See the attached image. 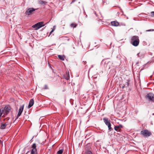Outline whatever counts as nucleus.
<instances>
[{
  "mask_svg": "<svg viewBox=\"0 0 154 154\" xmlns=\"http://www.w3.org/2000/svg\"><path fill=\"white\" fill-rule=\"evenodd\" d=\"M64 78L67 80L69 79V73L68 71L66 72L63 75Z\"/></svg>",
  "mask_w": 154,
  "mask_h": 154,
  "instance_id": "nucleus-13",
  "label": "nucleus"
},
{
  "mask_svg": "<svg viewBox=\"0 0 154 154\" xmlns=\"http://www.w3.org/2000/svg\"><path fill=\"white\" fill-rule=\"evenodd\" d=\"M36 146V145L35 143H34L31 146V148L32 149L31 150L30 154H37Z\"/></svg>",
  "mask_w": 154,
  "mask_h": 154,
  "instance_id": "nucleus-7",
  "label": "nucleus"
},
{
  "mask_svg": "<svg viewBox=\"0 0 154 154\" xmlns=\"http://www.w3.org/2000/svg\"><path fill=\"white\" fill-rule=\"evenodd\" d=\"M83 62H84V64H85H85L86 63V61H83Z\"/></svg>",
  "mask_w": 154,
  "mask_h": 154,
  "instance_id": "nucleus-31",
  "label": "nucleus"
},
{
  "mask_svg": "<svg viewBox=\"0 0 154 154\" xmlns=\"http://www.w3.org/2000/svg\"><path fill=\"white\" fill-rule=\"evenodd\" d=\"M58 58L61 60H64L65 58L64 55H58Z\"/></svg>",
  "mask_w": 154,
  "mask_h": 154,
  "instance_id": "nucleus-17",
  "label": "nucleus"
},
{
  "mask_svg": "<svg viewBox=\"0 0 154 154\" xmlns=\"http://www.w3.org/2000/svg\"><path fill=\"white\" fill-rule=\"evenodd\" d=\"M108 127V129L109 131H111L113 130L112 128L111 127V124L110 123H109L108 125H107Z\"/></svg>",
  "mask_w": 154,
  "mask_h": 154,
  "instance_id": "nucleus-19",
  "label": "nucleus"
},
{
  "mask_svg": "<svg viewBox=\"0 0 154 154\" xmlns=\"http://www.w3.org/2000/svg\"><path fill=\"white\" fill-rule=\"evenodd\" d=\"M29 152V151H28L26 153V154H27Z\"/></svg>",
  "mask_w": 154,
  "mask_h": 154,
  "instance_id": "nucleus-33",
  "label": "nucleus"
},
{
  "mask_svg": "<svg viewBox=\"0 0 154 154\" xmlns=\"http://www.w3.org/2000/svg\"><path fill=\"white\" fill-rule=\"evenodd\" d=\"M120 86L121 87H122V89H123L125 87V85H122V84L120 85Z\"/></svg>",
  "mask_w": 154,
  "mask_h": 154,
  "instance_id": "nucleus-25",
  "label": "nucleus"
},
{
  "mask_svg": "<svg viewBox=\"0 0 154 154\" xmlns=\"http://www.w3.org/2000/svg\"><path fill=\"white\" fill-rule=\"evenodd\" d=\"M55 28H56V27H55V26H54L53 27V28L52 30L51 31V32H50V35H51V33L53 32L55 30Z\"/></svg>",
  "mask_w": 154,
  "mask_h": 154,
  "instance_id": "nucleus-23",
  "label": "nucleus"
},
{
  "mask_svg": "<svg viewBox=\"0 0 154 154\" xmlns=\"http://www.w3.org/2000/svg\"><path fill=\"white\" fill-rule=\"evenodd\" d=\"M88 154H92L91 152L90 151H88Z\"/></svg>",
  "mask_w": 154,
  "mask_h": 154,
  "instance_id": "nucleus-28",
  "label": "nucleus"
},
{
  "mask_svg": "<svg viewBox=\"0 0 154 154\" xmlns=\"http://www.w3.org/2000/svg\"><path fill=\"white\" fill-rule=\"evenodd\" d=\"M34 103V101L33 99H31L30 100L29 105L28 106V108H30L33 105Z\"/></svg>",
  "mask_w": 154,
  "mask_h": 154,
  "instance_id": "nucleus-15",
  "label": "nucleus"
},
{
  "mask_svg": "<svg viewBox=\"0 0 154 154\" xmlns=\"http://www.w3.org/2000/svg\"><path fill=\"white\" fill-rule=\"evenodd\" d=\"M111 24L112 26H118L119 25V23L118 22L115 21L111 22Z\"/></svg>",
  "mask_w": 154,
  "mask_h": 154,
  "instance_id": "nucleus-14",
  "label": "nucleus"
},
{
  "mask_svg": "<svg viewBox=\"0 0 154 154\" xmlns=\"http://www.w3.org/2000/svg\"><path fill=\"white\" fill-rule=\"evenodd\" d=\"M36 9L33 8H29L25 12V14L26 15H30L32 14L33 12Z\"/></svg>",
  "mask_w": 154,
  "mask_h": 154,
  "instance_id": "nucleus-8",
  "label": "nucleus"
},
{
  "mask_svg": "<svg viewBox=\"0 0 154 154\" xmlns=\"http://www.w3.org/2000/svg\"><path fill=\"white\" fill-rule=\"evenodd\" d=\"M44 23L43 22H38L32 26L33 28H35V30H37L41 27L43 26H45L44 24H43Z\"/></svg>",
  "mask_w": 154,
  "mask_h": 154,
  "instance_id": "nucleus-6",
  "label": "nucleus"
},
{
  "mask_svg": "<svg viewBox=\"0 0 154 154\" xmlns=\"http://www.w3.org/2000/svg\"><path fill=\"white\" fill-rule=\"evenodd\" d=\"M153 115H154V113L153 114Z\"/></svg>",
  "mask_w": 154,
  "mask_h": 154,
  "instance_id": "nucleus-34",
  "label": "nucleus"
},
{
  "mask_svg": "<svg viewBox=\"0 0 154 154\" xmlns=\"http://www.w3.org/2000/svg\"><path fill=\"white\" fill-rule=\"evenodd\" d=\"M153 30L150 29V30H146V31H153Z\"/></svg>",
  "mask_w": 154,
  "mask_h": 154,
  "instance_id": "nucleus-32",
  "label": "nucleus"
},
{
  "mask_svg": "<svg viewBox=\"0 0 154 154\" xmlns=\"http://www.w3.org/2000/svg\"><path fill=\"white\" fill-rule=\"evenodd\" d=\"M124 85H125V86L126 88L128 87L129 86V81L128 80L127 81V82H125V84Z\"/></svg>",
  "mask_w": 154,
  "mask_h": 154,
  "instance_id": "nucleus-21",
  "label": "nucleus"
},
{
  "mask_svg": "<svg viewBox=\"0 0 154 154\" xmlns=\"http://www.w3.org/2000/svg\"><path fill=\"white\" fill-rule=\"evenodd\" d=\"M24 105H23L21 106L19 110V112L17 114L16 119H17L21 115L24 108Z\"/></svg>",
  "mask_w": 154,
  "mask_h": 154,
  "instance_id": "nucleus-9",
  "label": "nucleus"
},
{
  "mask_svg": "<svg viewBox=\"0 0 154 154\" xmlns=\"http://www.w3.org/2000/svg\"><path fill=\"white\" fill-rule=\"evenodd\" d=\"M63 151V148H60L59 150L57 152V154H62Z\"/></svg>",
  "mask_w": 154,
  "mask_h": 154,
  "instance_id": "nucleus-18",
  "label": "nucleus"
},
{
  "mask_svg": "<svg viewBox=\"0 0 154 154\" xmlns=\"http://www.w3.org/2000/svg\"><path fill=\"white\" fill-rule=\"evenodd\" d=\"M146 99L151 102H154V94L152 93H149L145 96Z\"/></svg>",
  "mask_w": 154,
  "mask_h": 154,
  "instance_id": "nucleus-5",
  "label": "nucleus"
},
{
  "mask_svg": "<svg viewBox=\"0 0 154 154\" xmlns=\"http://www.w3.org/2000/svg\"><path fill=\"white\" fill-rule=\"evenodd\" d=\"M123 126L122 125H119L117 126H115L114 129L115 131L117 132L121 131V128H122Z\"/></svg>",
  "mask_w": 154,
  "mask_h": 154,
  "instance_id": "nucleus-10",
  "label": "nucleus"
},
{
  "mask_svg": "<svg viewBox=\"0 0 154 154\" xmlns=\"http://www.w3.org/2000/svg\"><path fill=\"white\" fill-rule=\"evenodd\" d=\"M140 40L139 37L137 35H134L131 38L130 43L134 46H137L139 44Z\"/></svg>",
  "mask_w": 154,
  "mask_h": 154,
  "instance_id": "nucleus-1",
  "label": "nucleus"
},
{
  "mask_svg": "<svg viewBox=\"0 0 154 154\" xmlns=\"http://www.w3.org/2000/svg\"><path fill=\"white\" fill-rule=\"evenodd\" d=\"M102 64L104 68L107 69H109L112 64L111 62L109 60L104 59L103 60L102 62Z\"/></svg>",
  "mask_w": 154,
  "mask_h": 154,
  "instance_id": "nucleus-3",
  "label": "nucleus"
},
{
  "mask_svg": "<svg viewBox=\"0 0 154 154\" xmlns=\"http://www.w3.org/2000/svg\"><path fill=\"white\" fill-rule=\"evenodd\" d=\"M9 124V122H5V123H2L0 126V128L1 129H5L6 127Z\"/></svg>",
  "mask_w": 154,
  "mask_h": 154,
  "instance_id": "nucleus-11",
  "label": "nucleus"
},
{
  "mask_svg": "<svg viewBox=\"0 0 154 154\" xmlns=\"http://www.w3.org/2000/svg\"><path fill=\"white\" fill-rule=\"evenodd\" d=\"M4 111V115H7L10 112L12 109L10 106L8 105H6L4 108H2Z\"/></svg>",
  "mask_w": 154,
  "mask_h": 154,
  "instance_id": "nucleus-4",
  "label": "nucleus"
},
{
  "mask_svg": "<svg viewBox=\"0 0 154 154\" xmlns=\"http://www.w3.org/2000/svg\"><path fill=\"white\" fill-rule=\"evenodd\" d=\"M140 134L144 137H148L152 134L151 132L147 129H143L140 132Z\"/></svg>",
  "mask_w": 154,
  "mask_h": 154,
  "instance_id": "nucleus-2",
  "label": "nucleus"
},
{
  "mask_svg": "<svg viewBox=\"0 0 154 154\" xmlns=\"http://www.w3.org/2000/svg\"><path fill=\"white\" fill-rule=\"evenodd\" d=\"M0 144H2V141L0 140Z\"/></svg>",
  "mask_w": 154,
  "mask_h": 154,
  "instance_id": "nucleus-29",
  "label": "nucleus"
},
{
  "mask_svg": "<svg viewBox=\"0 0 154 154\" xmlns=\"http://www.w3.org/2000/svg\"><path fill=\"white\" fill-rule=\"evenodd\" d=\"M45 89H48V87L47 85H45V88H44Z\"/></svg>",
  "mask_w": 154,
  "mask_h": 154,
  "instance_id": "nucleus-27",
  "label": "nucleus"
},
{
  "mask_svg": "<svg viewBox=\"0 0 154 154\" xmlns=\"http://www.w3.org/2000/svg\"><path fill=\"white\" fill-rule=\"evenodd\" d=\"M9 118L8 117H7L4 119V121L5 122H8V120H9Z\"/></svg>",
  "mask_w": 154,
  "mask_h": 154,
  "instance_id": "nucleus-24",
  "label": "nucleus"
},
{
  "mask_svg": "<svg viewBox=\"0 0 154 154\" xmlns=\"http://www.w3.org/2000/svg\"><path fill=\"white\" fill-rule=\"evenodd\" d=\"M39 3L40 4L42 5V4H44L45 5L46 3L47 2L44 1H43L40 0L39 2Z\"/></svg>",
  "mask_w": 154,
  "mask_h": 154,
  "instance_id": "nucleus-20",
  "label": "nucleus"
},
{
  "mask_svg": "<svg viewBox=\"0 0 154 154\" xmlns=\"http://www.w3.org/2000/svg\"><path fill=\"white\" fill-rule=\"evenodd\" d=\"M103 120L105 124L106 125H108L109 124V123H110V120L107 118H104L103 119Z\"/></svg>",
  "mask_w": 154,
  "mask_h": 154,
  "instance_id": "nucleus-12",
  "label": "nucleus"
},
{
  "mask_svg": "<svg viewBox=\"0 0 154 154\" xmlns=\"http://www.w3.org/2000/svg\"><path fill=\"white\" fill-rule=\"evenodd\" d=\"M5 115L4 114V111L2 109V108L0 109V117H5Z\"/></svg>",
  "mask_w": 154,
  "mask_h": 154,
  "instance_id": "nucleus-16",
  "label": "nucleus"
},
{
  "mask_svg": "<svg viewBox=\"0 0 154 154\" xmlns=\"http://www.w3.org/2000/svg\"><path fill=\"white\" fill-rule=\"evenodd\" d=\"M94 14H95V15H96V16L97 17V14H96V12L95 11V12H94Z\"/></svg>",
  "mask_w": 154,
  "mask_h": 154,
  "instance_id": "nucleus-30",
  "label": "nucleus"
},
{
  "mask_svg": "<svg viewBox=\"0 0 154 154\" xmlns=\"http://www.w3.org/2000/svg\"><path fill=\"white\" fill-rule=\"evenodd\" d=\"M77 26V25L75 23H72L71 24V25H70V26L71 27H74V28L75 27Z\"/></svg>",
  "mask_w": 154,
  "mask_h": 154,
  "instance_id": "nucleus-22",
  "label": "nucleus"
},
{
  "mask_svg": "<svg viewBox=\"0 0 154 154\" xmlns=\"http://www.w3.org/2000/svg\"><path fill=\"white\" fill-rule=\"evenodd\" d=\"M151 16L152 17H154V11H152L151 12Z\"/></svg>",
  "mask_w": 154,
  "mask_h": 154,
  "instance_id": "nucleus-26",
  "label": "nucleus"
}]
</instances>
